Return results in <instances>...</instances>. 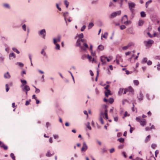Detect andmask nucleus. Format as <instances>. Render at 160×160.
<instances>
[{"instance_id": "39448f33", "label": "nucleus", "mask_w": 160, "mask_h": 160, "mask_svg": "<svg viewBox=\"0 0 160 160\" xmlns=\"http://www.w3.org/2000/svg\"><path fill=\"white\" fill-rule=\"evenodd\" d=\"M121 14V11H119L117 12H114L112 13L110 16V18H112L116 17L117 15H119Z\"/></svg>"}, {"instance_id": "20e7f679", "label": "nucleus", "mask_w": 160, "mask_h": 160, "mask_svg": "<svg viewBox=\"0 0 160 160\" xmlns=\"http://www.w3.org/2000/svg\"><path fill=\"white\" fill-rule=\"evenodd\" d=\"M128 5L130 10L132 12H133L134 10L133 8H134L135 7V4L133 2H128Z\"/></svg>"}, {"instance_id": "a211bd4d", "label": "nucleus", "mask_w": 160, "mask_h": 160, "mask_svg": "<svg viewBox=\"0 0 160 160\" xmlns=\"http://www.w3.org/2000/svg\"><path fill=\"white\" fill-rule=\"evenodd\" d=\"M106 58L104 57H101V61L103 64L105 63V60Z\"/></svg>"}, {"instance_id": "f257e3e1", "label": "nucleus", "mask_w": 160, "mask_h": 160, "mask_svg": "<svg viewBox=\"0 0 160 160\" xmlns=\"http://www.w3.org/2000/svg\"><path fill=\"white\" fill-rule=\"evenodd\" d=\"M102 108L104 110V112L102 110L101 111L100 114L99 120L101 123L102 124H104V122L102 118L103 117L104 119L107 120L108 119V110L107 109V106L106 105H104Z\"/></svg>"}, {"instance_id": "1a4fd4ad", "label": "nucleus", "mask_w": 160, "mask_h": 160, "mask_svg": "<svg viewBox=\"0 0 160 160\" xmlns=\"http://www.w3.org/2000/svg\"><path fill=\"white\" fill-rule=\"evenodd\" d=\"M88 148V147L87 145H86L85 142H84L83 143V146L81 148L82 151H86Z\"/></svg>"}, {"instance_id": "c9c22d12", "label": "nucleus", "mask_w": 160, "mask_h": 160, "mask_svg": "<svg viewBox=\"0 0 160 160\" xmlns=\"http://www.w3.org/2000/svg\"><path fill=\"white\" fill-rule=\"evenodd\" d=\"M118 141H119L121 142H124V138H118Z\"/></svg>"}, {"instance_id": "f03ea898", "label": "nucleus", "mask_w": 160, "mask_h": 160, "mask_svg": "<svg viewBox=\"0 0 160 160\" xmlns=\"http://www.w3.org/2000/svg\"><path fill=\"white\" fill-rule=\"evenodd\" d=\"M136 120L138 121L140 123V124L143 127L146 124V120L145 119H141L139 117H137Z\"/></svg>"}, {"instance_id": "c756f323", "label": "nucleus", "mask_w": 160, "mask_h": 160, "mask_svg": "<svg viewBox=\"0 0 160 160\" xmlns=\"http://www.w3.org/2000/svg\"><path fill=\"white\" fill-rule=\"evenodd\" d=\"M87 128L90 130H91V128L90 126V123L88 122L86 125Z\"/></svg>"}, {"instance_id": "bb28decb", "label": "nucleus", "mask_w": 160, "mask_h": 160, "mask_svg": "<svg viewBox=\"0 0 160 160\" xmlns=\"http://www.w3.org/2000/svg\"><path fill=\"white\" fill-rule=\"evenodd\" d=\"M12 49L14 52H16L17 53H19V52L17 48H12Z\"/></svg>"}, {"instance_id": "680f3d73", "label": "nucleus", "mask_w": 160, "mask_h": 160, "mask_svg": "<svg viewBox=\"0 0 160 160\" xmlns=\"http://www.w3.org/2000/svg\"><path fill=\"white\" fill-rule=\"evenodd\" d=\"M150 128L151 129V130L152 129H155V127L154 125H152L150 127Z\"/></svg>"}, {"instance_id": "b1692460", "label": "nucleus", "mask_w": 160, "mask_h": 160, "mask_svg": "<svg viewBox=\"0 0 160 160\" xmlns=\"http://www.w3.org/2000/svg\"><path fill=\"white\" fill-rule=\"evenodd\" d=\"M53 154H51L50 153V151H48L46 153V155L47 157H51V156Z\"/></svg>"}, {"instance_id": "ea45409f", "label": "nucleus", "mask_w": 160, "mask_h": 160, "mask_svg": "<svg viewBox=\"0 0 160 160\" xmlns=\"http://www.w3.org/2000/svg\"><path fill=\"white\" fill-rule=\"evenodd\" d=\"M108 101L109 103H112L114 102V100L112 98H111L108 100Z\"/></svg>"}, {"instance_id": "864d4df0", "label": "nucleus", "mask_w": 160, "mask_h": 160, "mask_svg": "<svg viewBox=\"0 0 160 160\" xmlns=\"http://www.w3.org/2000/svg\"><path fill=\"white\" fill-rule=\"evenodd\" d=\"M152 62L150 60L148 61L147 62V64L148 65H151L152 64Z\"/></svg>"}, {"instance_id": "4468645a", "label": "nucleus", "mask_w": 160, "mask_h": 160, "mask_svg": "<svg viewBox=\"0 0 160 160\" xmlns=\"http://www.w3.org/2000/svg\"><path fill=\"white\" fill-rule=\"evenodd\" d=\"M24 89L26 91V94H27V92L29 91L30 90V88L29 86L28 85H25L24 87Z\"/></svg>"}, {"instance_id": "4d7b16f0", "label": "nucleus", "mask_w": 160, "mask_h": 160, "mask_svg": "<svg viewBox=\"0 0 160 160\" xmlns=\"http://www.w3.org/2000/svg\"><path fill=\"white\" fill-rule=\"evenodd\" d=\"M3 5H4V6L6 8H9V6L8 4H4Z\"/></svg>"}, {"instance_id": "58836bf2", "label": "nucleus", "mask_w": 160, "mask_h": 160, "mask_svg": "<svg viewBox=\"0 0 160 160\" xmlns=\"http://www.w3.org/2000/svg\"><path fill=\"white\" fill-rule=\"evenodd\" d=\"M93 26V24L92 22L90 23L88 25V28L90 29L92 28Z\"/></svg>"}, {"instance_id": "6ab92c4d", "label": "nucleus", "mask_w": 160, "mask_h": 160, "mask_svg": "<svg viewBox=\"0 0 160 160\" xmlns=\"http://www.w3.org/2000/svg\"><path fill=\"white\" fill-rule=\"evenodd\" d=\"M98 49L100 51H102L104 49V47L103 45H101L98 46Z\"/></svg>"}, {"instance_id": "f8f14e48", "label": "nucleus", "mask_w": 160, "mask_h": 160, "mask_svg": "<svg viewBox=\"0 0 160 160\" xmlns=\"http://www.w3.org/2000/svg\"><path fill=\"white\" fill-rule=\"evenodd\" d=\"M132 43H129L127 46H124L122 47V49L124 50H125L128 49L129 47L132 45Z\"/></svg>"}, {"instance_id": "79ce46f5", "label": "nucleus", "mask_w": 160, "mask_h": 160, "mask_svg": "<svg viewBox=\"0 0 160 160\" xmlns=\"http://www.w3.org/2000/svg\"><path fill=\"white\" fill-rule=\"evenodd\" d=\"M126 28V26L124 25H122L120 26V28L122 30L125 29Z\"/></svg>"}, {"instance_id": "c85d7f7f", "label": "nucleus", "mask_w": 160, "mask_h": 160, "mask_svg": "<svg viewBox=\"0 0 160 160\" xmlns=\"http://www.w3.org/2000/svg\"><path fill=\"white\" fill-rule=\"evenodd\" d=\"M146 15V14L144 12L142 11L141 12V17H145Z\"/></svg>"}, {"instance_id": "9d476101", "label": "nucleus", "mask_w": 160, "mask_h": 160, "mask_svg": "<svg viewBox=\"0 0 160 160\" xmlns=\"http://www.w3.org/2000/svg\"><path fill=\"white\" fill-rule=\"evenodd\" d=\"M137 98H138V100L140 101H141L143 99V96L141 92H140L138 94Z\"/></svg>"}, {"instance_id": "49530a36", "label": "nucleus", "mask_w": 160, "mask_h": 160, "mask_svg": "<svg viewBox=\"0 0 160 160\" xmlns=\"http://www.w3.org/2000/svg\"><path fill=\"white\" fill-rule=\"evenodd\" d=\"M83 33H82L79 34L78 35V38H83Z\"/></svg>"}, {"instance_id": "7ed1b4c3", "label": "nucleus", "mask_w": 160, "mask_h": 160, "mask_svg": "<svg viewBox=\"0 0 160 160\" xmlns=\"http://www.w3.org/2000/svg\"><path fill=\"white\" fill-rule=\"evenodd\" d=\"M134 91L133 89L131 86H129L128 88H126L124 89L123 92V94H125L127 92H133Z\"/></svg>"}, {"instance_id": "0eeeda50", "label": "nucleus", "mask_w": 160, "mask_h": 160, "mask_svg": "<svg viewBox=\"0 0 160 160\" xmlns=\"http://www.w3.org/2000/svg\"><path fill=\"white\" fill-rule=\"evenodd\" d=\"M80 48L82 50L85 51L88 48V47L87 43H84L83 44V46L80 47Z\"/></svg>"}, {"instance_id": "2eb2a0df", "label": "nucleus", "mask_w": 160, "mask_h": 160, "mask_svg": "<svg viewBox=\"0 0 160 160\" xmlns=\"http://www.w3.org/2000/svg\"><path fill=\"white\" fill-rule=\"evenodd\" d=\"M10 75L8 72L5 73L4 75V77L6 78H10Z\"/></svg>"}, {"instance_id": "aec40b11", "label": "nucleus", "mask_w": 160, "mask_h": 160, "mask_svg": "<svg viewBox=\"0 0 160 160\" xmlns=\"http://www.w3.org/2000/svg\"><path fill=\"white\" fill-rule=\"evenodd\" d=\"M150 135H148L146 137V138L145 139V142H148V141H149L150 140Z\"/></svg>"}, {"instance_id": "3c124183", "label": "nucleus", "mask_w": 160, "mask_h": 160, "mask_svg": "<svg viewBox=\"0 0 160 160\" xmlns=\"http://www.w3.org/2000/svg\"><path fill=\"white\" fill-rule=\"evenodd\" d=\"M158 150H157L155 151V156L156 157H157L158 154Z\"/></svg>"}, {"instance_id": "69168bd1", "label": "nucleus", "mask_w": 160, "mask_h": 160, "mask_svg": "<svg viewBox=\"0 0 160 160\" xmlns=\"http://www.w3.org/2000/svg\"><path fill=\"white\" fill-rule=\"evenodd\" d=\"M114 6V5H113V3H112L111 2H110L109 5V7H111V6Z\"/></svg>"}, {"instance_id": "9b49d317", "label": "nucleus", "mask_w": 160, "mask_h": 160, "mask_svg": "<svg viewBox=\"0 0 160 160\" xmlns=\"http://www.w3.org/2000/svg\"><path fill=\"white\" fill-rule=\"evenodd\" d=\"M53 43L54 44L56 45L55 48L56 49L59 50L60 49V45L59 44H57L56 43V40L55 38H53Z\"/></svg>"}, {"instance_id": "393cba45", "label": "nucleus", "mask_w": 160, "mask_h": 160, "mask_svg": "<svg viewBox=\"0 0 160 160\" xmlns=\"http://www.w3.org/2000/svg\"><path fill=\"white\" fill-rule=\"evenodd\" d=\"M127 32L129 33H132L133 31L132 29L131 28H129L127 30Z\"/></svg>"}, {"instance_id": "0e129e2a", "label": "nucleus", "mask_w": 160, "mask_h": 160, "mask_svg": "<svg viewBox=\"0 0 160 160\" xmlns=\"http://www.w3.org/2000/svg\"><path fill=\"white\" fill-rule=\"evenodd\" d=\"M91 52L92 55V56H95V52H93L92 51H91Z\"/></svg>"}, {"instance_id": "dca6fc26", "label": "nucleus", "mask_w": 160, "mask_h": 160, "mask_svg": "<svg viewBox=\"0 0 160 160\" xmlns=\"http://www.w3.org/2000/svg\"><path fill=\"white\" fill-rule=\"evenodd\" d=\"M154 43V41L152 40L149 39L147 42L146 43L147 45H152Z\"/></svg>"}, {"instance_id": "338daca9", "label": "nucleus", "mask_w": 160, "mask_h": 160, "mask_svg": "<svg viewBox=\"0 0 160 160\" xmlns=\"http://www.w3.org/2000/svg\"><path fill=\"white\" fill-rule=\"evenodd\" d=\"M133 130V128L132 127H131L130 128V132L131 133H132V131Z\"/></svg>"}, {"instance_id": "4c0bfd02", "label": "nucleus", "mask_w": 160, "mask_h": 160, "mask_svg": "<svg viewBox=\"0 0 160 160\" xmlns=\"http://www.w3.org/2000/svg\"><path fill=\"white\" fill-rule=\"evenodd\" d=\"M147 59L146 58H143L142 61V63H145L147 62Z\"/></svg>"}, {"instance_id": "a18cd8bd", "label": "nucleus", "mask_w": 160, "mask_h": 160, "mask_svg": "<svg viewBox=\"0 0 160 160\" xmlns=\"http://www.w3.org/2000/svg\"><path fill=\"white\" fill-rule=\"evenodd\" d=\"M41 54L43 55L44 56L46 55V53L44 52V49L42 50V51L41 52Z\"/></svg>"}, {"instance_id": "e2e57ef3", "label": "nucleus", "mask_w": 160, "mask_h": 160, "mask_svg": "<svg viewBox=\"0 0 160 160\" xmlns=\"http://www.w3.org/2000/svg\"><path fill=\"white\" fill-rule=\"evenodd\" d=\"M113 108H111L109 111V112L110 113H112L113 112Z\"/></svg>"}, {"instance_id": "de8ad7c7", "label": "nucleus", "mask_w": 160, "mask_h": 160, "mask_svg": "<svg viewBox=\"0 0 160 160\" xmlns=\"http://www.w3.org/2000/svg\"><path fill=\"white\" fill-rule=\"evenodd\" d=\"M108 34L106 32L104 33V34L102 36V37L103 38H107V37L108 36Z\"/></svg>"}, {"instance_id": "09e8293b", "label": "nucleus", "mask_w": 160, "mask_h": 160, "mask_svg": "<svg viewBox=\"0 0 160 160\" xmlns=\"http://www.w3.org/2000/svg\"><path fill=\"white\" fill-rule=\"evenodd\" d=\"M31 101V100L29 101H26V102L25 105L27 106L29 104L30 102Z\"/></svg>"}, {"instance_id": "37998d69", "label": "nucleus", "mask_w": 160, "mask_h": 160, "mask_svg": "<svg viewBox=\"0 0 160 160\" xmlns=\"http://www.w3.org/2000/svg\"><path fill=\"white\" fill-rule=\"evenodd\" d=\"M5 88L6 92H8L9 90V88L8 84H6L5 85Z\"/></svg>"}, {"instance_id": "774afa93", "label": "nucleus", "mask_w": 160, "mask_h": 160, "mask_svg": "<svg viewBox=\"0 0 160 160\" xmlns=\"http://www.w3.org/2000/svg\"><path fill=\"white\" fill-rule=\"evenodd\" d=\"M147 114L148 115V116H150L151 115H152V113L151 112H150V111H149L147 113Z\"/></svg>"}, {"instance_id": "a19ab883", "label": "nucleus", "mask_w": 160, "mask_h": 160, "mask_svg": "<svg viewBox=\"0 0 160 160\" xmlns=\"http://www.w3.org/2000/svg\"><path fill=\"white\" fill-rule=\"evenodd\" d=\"M132 109L133 112H134L135 111H136V112H137V110H136V108H134V105L133 104V107L132 108Z\"/></svg>"}, {"instance_id": "13d9d810", "label": "nucleus", "mask_w": 160, "mask_h": 160, "mask_svg": "<svg viewBox=\"0 0 160 160\" xmlns=\"http://www.w3.org/2000/svg\"><path fill=\"white\" fill-rule=\"evenodd\" d=\"M86 57V55H83L82 56L81 58L82 59H84Z\"/></svg>"}, {"instance_id": "423d86ee", "label": "nucleus", "mask_w": 160, "mask_h": 160, "mask_svg": "<svg viewBox=\"0 0 160 160\" xmlns=\"http://www.w3.org/2000/svg\"><path fill=\"white\" fill-rule=\"evenodd\" d=\"M122 21L123 23L126 25H127L128 23V17L126 15H125L122 18Z\"/></svg>"}, {"instance_id": "473e14b6", "label": "nucleus", "mask_w": 160, "mask_h": 160, "mask_svg": "<svg viewBox=\"0 0 160 160\" xmlns=\"http://www.w3.org/2000/svg\"><path fill=\"white\" fill-rule=\"evenodd\" d=\"M64 4L65 5L67 8H68L69 4V2L67 0H65L64 2Z\"/></svg>"}, {"instance_id": "72a5a7b5", "label": "nucleus", "mask_w": 160, "mask_h": 160, "mask_svg": "<svg viewBox=\"0 0 160 160\" xmlns=\"http://www.w3.org/2000/svg\"><path fill=\"white\" fill-rule=\"evenodd\" d=\"M133 82L135 85H138L139 84L138 81L137 80H134L133 81Z\"/></svg>"}, {"instance_id": "cd10ccee", "label": "nucleus", "mask_w": 160, "mask_h": 160, "mask_svg": "<svg viewBox=\"0 0 160 160\" xmlns=\"http://www.w3.org/2000/svg\"><path fill=\"white\" fill-rule=\"evenodd\" d=\"M9 57L10 58L13 57V58H15V54L13 53H12L10 54L9 55Z\"/></svg>"}, {"instance_id": "8fccbe9b", "label": "nucleus", "mask_w": 160, "mask_h": 160, "mask_svg": "<svg viewBox=\"0 0 160 160\" xmlns=\"http://www.w3.org/2000/svg\"><path fill=\"white\" fill-rule=\"evenodd\" d=\"M115 151L114 149V148H112L110 150V153H113Z\"/></svg>"}, {"instance_id": "6e6d98bb", "label": "nucleus", "mask_w": 160, "mask_h": 160, "mask_svg": "<svg viewBox=\"0 0 160 160\" xmlns=\"http://www.w3.org/2000/svg\"><path fill=\"white\" fill-rule=\"evenodd\" d=\"M151 130L150 128L149 127H146L145 128V130L146 131H149Z\"/></svg>"}, {"instance_id": "f3484780", "label": "nucleus", "mask_w": 160, "mask_h": 160, "mask_svg": "<svg viewBox=\"0 0 160 160\" xmlns=\"http://www.w3.org/2000/svg\"><path fill=\"white\" fill-rule=\"evenodd\" d=\"M87 58L89 59L90 61H92V62H93L94 61V58H92L91 56H89V55H87Z\"/></svg>"}, {"instance_id": "e433bc0d", "label": "nucleus", "mask_w": 160, "mask_h": 160, "mask_svg": "<svg viewBox=\"0 0 160 160\" xmlns=\"http://www.w3.org/2000/svg\"><path fill=\"white\" fill-rule=\"evenodd\" d=\"M10 156L12 158V159L13 160H15V156H14V155L13 153H11L10 154Z\"/></svg>"}, {"instance_id": "a878e982", "label": "nucleus", "mask_w": 160, "mask_h": 160, "mask_svg": "<svg viewBox=\"0 0 160 160\" xmlns=\"http://www.w3.org/2000/svg\"><path fill=\"white\" fill-rule=\"evenodd\" d=\"M80 39L78 40L77 42V43H76V46H79L80 47L81 46L80 45Z\"/></svg>"}, {"instance_id": "f704fd0d", "label": "nucleus", "mask_w": 160, "mask_h": 160, "mask_svg": "<svg viewBox=\"0 0 160 160\" xmlns=\"http://www.w3.org/2000/svg\"><path fill=\"white\" fill-rule=\"evenodd\" d=\"M33 87L35 88L36 89V90H35V92L36 93H39L40 92V90L37 88L36 87H35V86H33Z\"/></svg>"}, {"instance_id": "412c9836", "label": "nucleus", "mask_w": 160, "mask_h": 160, "mask_svg": "<svg viewBox=\"0 0 160 160\" xmlns=\"http://www.w3.org/2000/svg\"><path fill=\"white\" fill-rule=\"evenodd\" d=\"M143 23L144 21L143 20H140L138 22V25L139 26H141L143 24Z\"/></svg>"}, {"instance_id": "5701e85b", "label": "nucleus", "mask_w": 160, "mask_h": 160, "mask_svg": "<svg viewBox=\"0 0 160 160\" xmlns=\"http://www.w3.org/2000/svg\"><path fill=\"white\" fill-rule=\"evenodd\" d=\"M124 90V89L123 88H120L119 89V90L118 92V94L119 95H122L123 93V91Z\"/></svg>"}, {"instance_id": "052dcab7", "label": "nucleus", "mask_w": 160, "mask_h": 160, "mask_svg": "<svg viewBox=\"0 0 160 160\" xmlns=\"http://www.w3.org/2000/svg\"><path fill=\"white\" fill-rule=\"evenodd\" d=\"M109 85H107L106 87H104V88L105 89H106V90H107L108 89V88H109Z\"/></svg>"}, {"instance_id": "2f4dec72", "label": "nucleus", "mask_w": 160, "mask_h": 160, "mask_svg": "<svg viewBox=\"0 0 160 160\" xmlns=\"http://www.w3.org/2000/svg\"><path fill=\"white\" fill-rule=\"evenodd\" d=\"M1 148H3L4 150H7L8 149V147L5 145L4 144H3L2 146H1Z\"/></svg>"}, {"instance_id": "7c9ffc66", "label": "nucleus", "mask_w": 160, "mask_h": 160, "mask_svg": "<svg viewBox=\"0 0 160 160\" xmlns=\"http://www.w3.org/2000/svg\"><path fill=\"white\" fill-rule=\"evenodd\" d=\"M61 37L60 36H58L57 37V39H56V42H60L61 40Z\"/></svg>"}, {"instance_id": "ddd939ff", "label": "nucleus", "mask_w": 160, "mask_h": 160, "mask_svg": "<svg viewBox=\"0 0 160 160\" xmlns=\"http://www.w3.org/2000/svg\"><path fill=\"white\" fill-rule=\"evenodd\" d=\"M111 92L109 90H106L105 92V96L106 97H108L109 95H110L111 94Z\"/></svg>"}, {"instance_id": "4be33fe9", "label": "nucleus", "mask_w": 160, "mask_h": 160, "mask_svg": "<svg viewBox=\"0 0 160 160\" xmlns=\"http://www.w3.org/2000/svg\"><path fill=\"white\" fill-rule=\"evenodd\" d=\"M21 82L22 84L21 86V87H22L23 86H24L25 84H26L27 83V82L25 80H21Z\"/></svg>"}, {"instance_id": "c03bdc74", "label": "nucleus", "mask_w": 160, "mask_h": 160, "mask_svg": "<svg viewBox=\"0 0 160 160\" xmlns=\"http://www.w3.org/2000/svg\"><path fill=\"white\" fill-rule=\"evenodd\" d=\"M152 148L153 149H155L157 147V145L155 144H152L151 145Z\"/></svg>"}, {"instance_id": "5fc2aeb1", "label": "nucleus", "mask_w": 160, "mask_h": 160, "mask_svg": "<svg viewBox=\"0 0 160 160\" xmlns=\"http://www.w3.org/2000/svg\"><path fill=\"white\" fill-rule=\"evenodd\" d=\"M22 28L23 30H24L25 31H26V26L25 24H24L22 26Z\"/></svg>"}, {"instance_id": "603ef678", "label": "nucleus", "mask_w": 160, "mask_h": 160, "mask_svg": "<svg viewBox=\"0 0 160 160\" xmlns=\"http://www.w3.org/2000/svg\"><path fill=\"white\" fill-rule=\"evenodd\" d=\"M86 28V26L85 25H84L82 26V27L81 29V31H83Z\"/></svg>"}, {"instance_id": "bf43d9fd", "label": "nucleus", "mask_w": 160, "mask_h": 160, "mask_svg": "<svg viewBox=\"0 0 160 160\" xmlns=\"http://www.w3.org/2000/svg\"><path fill=\"white\" fill-rule=\"evenodd\" d=\"M157 68L158 70H160V63L157 65Z\"/></svg>"}, {"instance_id": "6e6552de", "label": "nucleus", "mask_w": 160, "mask_h": 160, "mask_svg": "<svg viewBox=\"0 0 160 160\" xmlns=\"http://www.w3.org/2000/svg\"><path fill=\"white\" fill-rule=\"evenodd\" d=\"M39 34L41 35H42L43 38H45L46 35V31L44 29H42L39 32Z\"/></svg>"}]
</instances>
